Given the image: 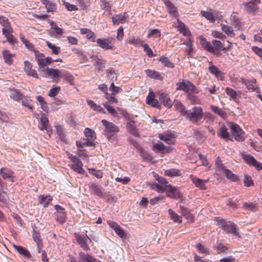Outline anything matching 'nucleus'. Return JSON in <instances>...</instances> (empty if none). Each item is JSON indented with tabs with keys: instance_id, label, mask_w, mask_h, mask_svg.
I'll use <instances>...</instances> for the list:
<instances>
[{
	"instance_id": "nucleus-1",
	"label": "nucleus",
	"mask_w": 262,
	"mask_h": 262,
	"mask_svg": "<svg viewBox=\"0 0 262 262\" xmlns=\"http://www.w3.org/2000/svg\"><path fill=\"white\" fill-rule=\"evenodd\" d=\"M203 111L200 106H195L189 110H186L185 117L193 123H196L200 121L203 117Z\"/></svg>"
},
{
	"instance_id": "nucleus-2",
	"label": "nucleus",
	"mask_w": 262,
	"mask_h": 262,
	"mask_svg": "<svg viewBox=\"0 0 262 262\" xmlns=\"http://www.w3.org/2000/svg\"><path fill=\"white\" fill-rule=\"evenodd\" d=\"M101 122L105 126L104 132L108 140L111 141L114 140L115 138L114 135L119 132V128L115 124L105 119L102 120Z\"/></svg>"
},
{
	"instance_id": "nucleus-3",
	"label": "nucleus",
	"mask_w": 262,
	"mask_h": 262,
	"mask_svg": "<svg viewBox=\"0 0 262 262\" xmlns=\"http://www.w3.org/2000/svg\"><path fill=\"white\" fill-rule=\"evenodd\" d=\"M177 91H183L186 93H193L198 94L200 91L190 81L187 80H183L181 82L177 83Z\"/></svg>"
},
{
	"instance_id": "nucleus-4",
	"label": "nucleus",
	"mask_w": 262,
	"mask_h": 262,
	"mask_svg": "<svg viewBox=\"0 0 262 262\" xmlns=\"http://www.w3.org/2000/svg\"><path fill=\"white\" fill-rule=\"evenodd\" d=\"M219 224L221 225L222 229L227 233L232 234L237 237H240L237 226L234 223L230 221L226 222L224 219H221L220 220Z\"/></svg>"
},
{
	"instance_id": "nucleus-5",
	"label": "nucleus",
	"mask_w": 262,
	"mask_h": 262,
	"mask_svg": "<svg viewBox=\"0 0 262 262\" xmlns=\"http://www.w3.org/2000/svg\"><path fill=\"white\" fill-rule=\"evenodd\" d=\"M155 178L158 183L153 184L151 185V188L158 192H164L170 185L168 182L165 178L161 177L158 174L155 176Z\"/></svg>"
},
{
	"instance_id": "nucleus-6",
	"label": "nucleus",
	"mask_w": 262,
	"mask_h": 262,
	"mask_svg": "<svg viewBox=\"0 0 262 262\" xmlns=\"http://www.w3.org/2000/svg\"><path fill=\"white\" fill-rule=\"evenodd\" d=\"M69 158L72 162L71 169L79 174H85L86 172L82 168L83 164L81 160L76 156L72 155H70Z\"/></svg>"
},
{
	"instance_id": "nucleus-7",
	"label": "nucleus",
	"mask_w": 262,
	"mask_h": 262,
	"mask_svg": "<svg viewBox=\"0 0 262 262\" xmlns=\"http://www.w3.org/2000/svg\"><path fill=\"white\" fill-rule=\"evenodd\" d=\"M115 40L114 38H99L96 40V42L98 47L105 50H113L114 49L113 41Z\"/></svg>"
},
{
	"instance_id": "nucleus-8",
	"label": "nucleus",
	"mask_w": 262,
	"mask_h": 262,
	"mask_svg": "<svg viewBox=\"0 0 262 262\" xmlns=\"http://www.w3.org/2000/svg\"><path fill=\"white\" fill-rule=\"evenodd\" d=\"M230 129L232 135L236 141L242 142L245 140L244 132L238 124H232L230 126Z\"/></svg>"
},
{
	"instance_id": "nucleus-9",
	"label": "nucleus",
	"mask_w": 262,
	"mask_h": 262,
	"mask_svg": "<svg viewBox=\"0 0 262 262\" xmlns=\"http://www.w3.org/2000/svg\"><path fill=\"white\" fill-rule=\"evenodd\" d=\"M90 191L91 194L96 195L99 198H104L105 196L104 189L98 184H91L90 185Z\"/></svg>"
},
{
	"instance_id": "nucleus-10",
	"label": "nucleus",
	"mask_w": 262,
	"mask_h": 262,
	"mask_svg": "<svg viewBox=\"0 0 262 262\" xmlns=\"http://www.w3.org/2000/svg\"><path fill=\"white\" fill-rule=\"evenodd\" d=\"M56 212L54 213L55 220L60 224L66 222V213L64 209L58 205L54 206Z\"/></svg>"
},
{
	"instance_id": "nucleus-11",
	"label": "nucleus",
	"mask_w": 262,
	"mask_h": 262,
	"mask_svg": "<svg viewBox=\"0 0 262 262\" xmlns=\"http://www.w3.org/2000/svg\"><path fill=\"white\" fill-rule=\"evenodd\" d=\"M40 130H46L49 136L52 134V129L49 125L48 119L46 117L43 113L41 114L40 124L39 125Z\"/></svg>"
},
{
	"instance_id": "nucleus-12",
	"label": "nucleus",
	"mask_w": 262,
	"mask_h": 262,
	"mask_svg": "<svg viewBox=\"0 0 262 262\" xmlns=\"http://www.w3.org/2000/svg\"><path fill=\"white\" fill-rule=\"evenodd\" d=\"M52 62H53V60L50 57H47L43 59L39 58L38 61L37 62L38 65V71L45 72L49 68L47 65Z\"/></svg>"
},
{
	"instance_id": "nucleus-13",
	"label": "nucleus",
	"mask_w": 262,
	"mask_h": 262,
	"mask_svg": "<svg viewBox=\"0 0 262 262\" xmlns=\"http://www.w3.org/2000/svg\"><path fill=\"white\" fill-rule=\"evenodd\" d=\"M13 247L14 250L25 259H30L32 257L31 253L27 248L23 246H17L15 245H13Z\"/></svg>"
},
{
	"instance_id": "nucleus-14",
	"label": "nucleus",
	"mask_w": 262,
	"mask_h": 262,
	"mask_svg": "<svg viewBox=\"0 0 262 262\" xmlns=\"http://www.w3.org/2000/svg\"><path fill=\"white\" fill-rule=\"evenodd\" d=\"M93 65L95 67L96 69L99 72L102 71L105 68L106 64V61L100 59L97 56H93L92 57Z\"/></svg>"
},
{
	"instance_id": "nucleus-15",
	"label": "nucleus",
	"mask_w": 262,
	"mask_h": 262,
	"mask_svg": "<svg viewBox=\"0 0 262 262\" xmlns=\"http://www.w3.org/2000/svg\"><path fill=\"white\" fill-rule=\"evenodd\" d=\"M165 191L166 195L171 199H178L180 197V192L177 188L169 185Z\"/></svg>"
},
{
	"instance_id": "nucleus-16",
	"label": "nucleus",
	"mask_w": 262,
	"mask_h": 262,
	"mask_svg": "<svg viewBox=\"0 0 262 262\" xmlns=\"http://www.w3.org/2000/svg\"><path fill=\"white\" fill-rule=\"evenodd\" d=\"M45 76L53 79H60L61 70L48 68L45 72Z\"/></svg>"
},
{
	"instance_id": "nucleus-17",
	"label": "nucleus",
	"mask_w": 262,
	"mask_h": 262,
	"mask_svg": "<svg viewBox=\"0 0 262 262\" xmlns=\"http://www.w3.org/2000/svg\"><path fill=\"white\" fill-rule=\"evenodd\" d=\"M24 71L28 75L38 78V74L36 71L32 69V64L28 61H24Z\"/></svg>"
},
{
	"instance_id": "nucleus-18",
	"label": "nucleus",
	"mask_w": 262,
	"mask_h": 262,
	"mask_svg": "<svg viewBox=\"0 0 262 262\" xmlns=\"http://www.w3.org/2000/svg\"><path fill=\"white\" fill-rule=\"evenodd\" d=\"M0 173L4 179L7 180L10 179L11 182L13 181V179L14 177V173L11 169L6 167H3L1 169Z\"/></svg>"
},
{
	"instance_id": "nucleus-19",
	"label": "nucleus",
	"mask_w": 262,
	"mask_h": 262,
	"mask_svg": "<svg viewBox=\"0 0 262 262\" xmlns=\"http://www.w3.org/2000/svg\"><path fill=\"white\" fill-rule=\"evenodd\" d=\"M190 177L192 183L196 187H198L202 190H205L206 189L205 184L206 182H208V180H203L196 177H193L192 175H191Z\"/></svg>"
},
{
	"instance_id": "nucleus-20",
	"label": "nucleus",
	"mask_w": 262,
	"mask_h": 262,
	"mask_svg": "<svg viewBox=\"0 0 262 262\" xmlns=\"http://www.w3.org/2000/svg\"><path fill=\"white\" fill-rule=\"evenodd\" d=\"M75 237L78 244L84 250L88 251L90 250V247L86 243V239L76 233H75Z\"/></svg>"
},
{
	"instance_id": "nucleus-21",
	"label": "nucleus",
	"mask_w": 262,
	"mask_h": 262,
	"mask_svg": "<svg viewBox=\"0 0 262 262\" xmlns=\"http://www.w3.org/2000/svg\"><path fill=\"white\" fill-rule=\"evenodd\" d=\"M159 138L160 139V140L164 141L168 144H174L176 142L175 136L174 134H160L159 135Z\"/></svg>"
},
{
	"instance_id": "nucleus-22",
	"label": "nucleus",
	"mask_w": 262,
	"mask_h": 262,
	"mask_svg": "<svg viewBox=\"0 0 262 262\" xmlns=\"http://www.w3.org/2000/svg\"><path fill=\"white\" fill-rule=\"evenodd\" d=\"M239 82L243 84H244L249 90L254 91L256 89V85L255 84V79L248 80L247 79H245L243 78H241L239 79Z\"/></svg>"
},
{
	"instance_id": "nucleus-23",
	"label": "nucleus",
	"mask_w": 262,
	"mask_h": 262,
	"mask_svg": "<svg viewBox=\"0 0 262 262\" xmlns=\"http://www.w3.org/2000/svg\"><path fill=\"white\" fill-rule=\"evenodd\" d=\"M152 150L158 153H164L165 150H166L167 152H168L170 148H166V147L164 146L163 143L160 141H159L158 143H154L152 147Z\"/></svg>"
},
{
	"instance_id": "nucleus-24",
	"label": "nucleus",
	"mask_w": 262,
	"mask_h": 262,
	"mask_svg": "<svg viewBox=\"0 0 262 262\" xmlns=\"http://www.w3.org/2000/svg\"><path fill=\"white\" fill-rule=\"evenodd\" d=\"M56 132L61 141L64 143L67 142V135L66 129L61 125H57L55 126Z\"/></svg>"
},
{
	"instance_id": "nucleus-25",
	"label": "nucleus",
	"mask_w": 262,
	"mask_h": 262,
	"mask_svg": "<svg viewBox=\"0 0 262 262\" xmlns=\"http://www.w3.org/2000/svg\"><path fill=\"white\" fill-rule=\"evenodd\" d=\"M60 78H62L65 80L67 82L70 84H73L74 80L73 76L69 72L65 70L61 69Z\"/></svg>"
},
{
	"instance_id": "nucleus-26",
	"label": "nucleus",
	"mask_w": 262,
	"mask_h": 262,
	"mask_svg": "<svg viewBox=\"0 0 262 262\" xmlns=\"http://www.w3.org/2000/svg\"><path fill=\"white\" fill-rule=\"evenodd\" d=\"M79 255L82 262H100L98 259L94 258L88 253H84L83 252H80Z\"/></svg>"
},
{
	"instance_id": "nucleus-27",
	"label": "nucleus",
	"mask_w": 262,
	"mask_h": 262,
	"mask_svg": "<svg viewBox=\"0 0 262 262\" xmlns=\"http://www.w3.org/2000/svg\"><path fill=\"white\" fill-rule=\"evenodd\" d=\"M159 99L165 106L169 108L172 106V101L170 100L167 94L161 93L159 96Z\"/></svg>"
},
{
	"instance_id": "nucleus-28",
	"label": "nucleus",
	"mask_w": 262,
	"mask_h": 262,
	"mask_svg": "<svg viewBox=\"0 0 262 262\" xmlns=\"http://www.w3.org/2000/svg\"><path fill=\"white\" fill-rule=\"evenodd\" d=\"M0 24L3 26L2 29L3 33H5L6 31H9L12 29L8 19L4 16H0Z\"/></svg>"
},
{
	"instance_id": "nucleus-29",
	"label": "nucleus",
	"mask_w": 262,
	"mask_h": 262,
	"mask_svg": "<svg viewBox=\"0 0 262 262\" xmlns=\"http://www.w3.org/2000/svg\"><path fill=\"white\" fill-rule=\"evenodd\" d=\"M126 17L124 16V14H119L114 15L112 17L113 23L115 25H118L119 24H122L125 22Z\"/></svg>"
},
{
	"instance_id": "nucleus-30",
	"label": "nucleus",
	"mask_w": 262,
	"mask_h": 262,
	"mask_svg": "<svg viewBox=\"0 0 262 262\" xmlns=\"http://www.w3.org/2000/svg\"><path fill=\"white\" fill-rule=\"evenodd\" d=\"M13 32L12 28L11 30L9 31H6L5 33H3L5 37L7 38V41L12 45H15L17 43V41L16 39L13 36V35L11 34Z\"/></svg>"
},
{
	"instance_id": "nucleus-31",
	"label": "nucleus",
	"mask_w": 262,
	"mask_h": 262,
	"mask_svg": "<svg viewBox=\"0 0 262 262\" xmlns=\"http://www.w3.org/2000/svg\"><path fill=\"white\" fill-rule=\"evenodd\" d=\"M145 72L146 75L151 78L157 80H162L163 79V77L160 73L155 70H146Z\"/></svg>"
},
{
	"instance_id": "nucleus-32",
	"label": "nucleus",
	"mask_w": 262,
	"mask_h": 262,
	"mask_svg": "<svg viewBox=\"0 0 262 262\" xmlns=\"http://www.w3.org/2000/svg\"><path fill=\"white\" fill-rule=\"evenodd\" d=\"M39 203L42 204L44 207H47L52 200L51 195H41L39 196Z\"/></svg>"
},
{
	"instance_id": "nucleus-33",
	"label": "nucleus",
	"mask_w": 262,
	"mask_h": 262,
	"mask_svg": "<svg viewBox=\"0 0 262 262\" xmlns=\"http://www.w3.org/2000/svg\"><path fill=\"white\" fill-rule=\"evenodd\" d=\"M80 33L82 34H85L88 39H92L93 41H95L96 35L95 33L92 32L90 29L87 28H81L80 29Z\"/></svg>"
},
{
	"instance_id": "nucleus-34",
	"label": "nucleus",
	"mask_w": 262,
	"mask_h": 262,
	"mask_svg": "<svg viewBox=\"0 0 262 262\" xmlns=\"http://www.w3.org/2000/svg\"><path fill=\"white\" fill-rule=\"evenodd\" d=\"M10 97L14 100L19 101L23 99V95L15 89L10 90Z\"/></svg>"
},
{
	"instance_id": "nucleus-35",
	"label": "nucleus",
	"mask_w": 262,
	"mask_h": 262,
	"mask_svg": "<svg viewBox=\"0 0 262 262\" xmlns=\"http://www.w3.org/2000/svg\"><path fill=\"white\" fill-rule=\"evenodd\" d=\"M126 42L127 43L130 45H133L136 47H139L141 46V45H143V41L141 40H140V38H136L135 36H131L128 38V39L126 40Z\"/></svg>"
},
{
	"instance_id": "nucleus-36",
	"label": "nucleus",
	"mask_w": 262,
	"mask_h": 262,
	"mask_svg": "<svg viewBox=\"0 0 262 262\" xmlns=\"http://www.w3.org/2000/svg\"><path fill=\"white\" fill-rule=\"evenodd\" d=\"M2 54L5 62L9 65L11 64L12 63L11 58L14 56V55L11 54L8 50H4Z\"/></svg>"
},
{
	"instance_id": "nucleus-37",
	"label": "nucleus",
	"mask_w": 262,
	"mask_h": 262,
	"mask_svg": "<svg viewBox=\"0 0 262 262\" xmlns=\"http://www.w3.org/2000/svg\"><path fill=\"white\" fill-rule=\"evenodd\" d=\"M227 130L228 129L225 126L222 125L217 133L218 136L222 138L229 139L230 137V134Z\"/></svg>"
},
{
	"instance_id": "nucleus-38",
	"label": "nucleus",
	"mask_w": 262,
	"mask_h": 262,
	"mask_svg": "<svg viewBox=\"0 0 262 262\" xmlns=\"http://www.w3.org/2000/svg\"><path fill=\"white\" fill-rule=\"evenodd\" d=\"M201 44L208 52H213L214 48L212 46V43L207 41L205 38H203L201 40Z\"/></svg>"
},
{
	"instance_id": "nucleus-39",
	"label": "nucleus",
	"mask_w": 262,
	"mask_h": 262,
	"mask_svg": "<svg viewBox=\"0 0 262 262\" xmlns=\"http://www.w3.org/2000/svg\"><path fill=\"white\" fill-rule=\"evenodd\" d=\"M20 38L21 41L28 50L30 51H33L34 52L35 51L34 45L29 40L26 39L22 34H20Z\"/></svg>"
},
{
	"instance_id": "nucleus-40",
	"label": "nucleus",
	"mask_w": 262,
	"mask_h": 262,
	"mask_svg": "<svg viewBox=\"0 0 262 262\" xmlns=\"http://www.w3.org/2000/svg\"><path fill=\"white\" fill-rule=\"evenodd\" d=\"M210 108L214 113L218 115L223 118H224L227 115L226 113L224 110L217 106L211 105Z\"/></svg>"
},
{
	"instance_id": "nucleus-41",
	"label": "nucleus",
	"mask_w": 262,
	"mask_h": 262,
	"mask_svg": "<svg viewBox=\"0 0 262 262\" xmlns=\"http://www.w3.org/2000/svg\"><path fill=\"white\" fill-rule=\"evenodd\" d=\"M146 103L148 104L151 105L152 106L159 108L161 106L159 101L154 98L152 96H147L146 98Z\"/></svg>"
},
{
	"instance_id": "nucleus-42",
	"label": "nucleus",
	"mask_w": 262,
	"mask_h": 262,
	"mask_svg": "<svg viewBox=\"0 0 262 262\" xmlns=\"http://www.w3.org/2000/svg\"><path fill=\"white\" fill-rule=\"evenodd\" d=\"M164 66L169 68H173L174 67L173 63L169 60V59L165 56H161L159 59Z\"/></svg>"
},
{
	"instance_id": "nucleus-43",
	"label": "nucleus",
	"mask_w": 262,
	"mask_h": 262,
	"mask_svg": "<svg viewBox=\"0 0 262 262\" xmlns=\"http://www.w3.org/2000/svg\"><path fill=\"white\" fill-rule=\"evenodd\" d=\"M231 24L234 26L237 30H239L242 27V23L239 20L238 17L235 15H231L230 17Z\"/></svg>"
},
{
	"instance_id": "nucleus-44",
	"label": "nucleus",
	"mask_w": 262,
	"mask_h": 262,
	"mask_svg": "<svg viewBox=\"0 0 262 262\" xmlns=\"http://www.w3.org/2000/svg\"><path fill=\"white\" fill-rule=\"evenodd\" d=\"M168 212L169 215L170 216L171 219L174 222L178 223H181L182 222V221L181 217L178 215L171 209H169Z\"/></svg>"
},
{
	"instance_id": "nucleus-45",
	"label": "nucleus",
	"mask_w": 262,
	"mask_h": 262,
	"mask_svg": "<svg viewBox=\"0 0 262 262\" xmlns=\"http://www.w3.org/2000/svg\"><path fill=\"white\" fill-rule=\"evenodd\" d=\"M187 98L192 105L200 103V100L199 99L198 97L191 93L187 94Z\"/></svg>"
},
{
	"instance_id": "nucleus-46",
	"label": "nucleus",
	"mask_w": 262,
	"mask_h": 262,
	"mask_svg": "<svg viewBox=\"0 0 262 262\" xmlns=\"http://www.w3.org/2000/svg\"><path fill=\"white\" fill-rule=\"evenodd\" d=\"M221 26L222 31L225 34L230 36H234L233 30L231 26L223 24H221Z\"/></svg>"
},
{
	"instance_id": "nucleus-47",
	"label": "nucleus",
	"mask_w": 262,
	"mask_h": 262,
	"mask_svg": "<svg viewBox=\"0 0 262 262\" xmlns=\"http://www.w3.org/2000/svg\"><path fill=\"white\" fill-rule=\"evenodd\" d=\"M174 107L176 111H179L184 116H185V113L186 110L184 105L180 101H176L174 103Z\"/></svg>"
},
{
	"instance_id": "nucleus-48",
	"label": "nucleus",
	"mask_w": 262,
	"mask_h": 262,
	"mask_svg": "<svg viewBox=\"0 0 262 262\" xmlns=\"http://www.w3.org/2000/svg\"><path fill=\"white\" fill-rule=\"evenodd\" d=\"M257 4L249 2L246 3L245 4V7L246 11L249 13L255 12L256 9V5Z\"/></svg>"
},
{
	"instance_id": "nucleus-49",
	"label": "nucleus",
	"mask_w": 262,
	"mask_h": 262,
	"mask_svg": "<svg viewBox=\"0 0 262 262\" xmlns=\"http://www.w3.org/2000/svg\"><path fill=\"white\" fill-rule=\"evenodd\" d=\"M178 23V28L179 31L185 36H186L188 34V29L186 25L181 21L179 19L177 20Z\"/></svg>"
},
{
	"instance_id": "nucleus-50",
	"label": "nucleus",
	"mask_w": 262,
	"mask_h": 262,
	"mask_svg": "<svg viewBox=\"0 0 262 262\" xmlns=\"http://www.w3.org/2000/svg\"><path fill=\"white\" fill-rule=\"evenodd\" d=\"M212 45L214 50L221 51H224L226 50V48L224 47L223 43L220 40H212Z\"/></svg>"
},
{
	"instance_id": "nucleus-51",
	"label": "nucleus",
	"mask_w": 262,
	"mask_h": 262,
	"mask_svg": "<svg viewBox=\"0 0 262 262\" xmlns=\"http://www.w3.org/2000/svg\"><path fill=\"white\" fill-rule=\"evenodd\" d=\"M201 14L202 16L205 17L210 22L214 23L215 21V18L212 13L210 11H201Z\"/></svg>"
},
{
	"instance_id": "nucleus-52",
	"label": "nucleus",
	"mask_w": 262,
	"mask_h": 262,
	"mask_svg": "<svg viewBox=\"0 0 262 262\" xmlns=\"http://www.w3.org/2000/svg\"><path fill=\"white\" fill-rule=\"evenodd\" d=\"M84 134L90 141H94L96 138L94 131L89 128H85Z\"/></svg>"
},
{
	"instance_id": "nucleus-53",
	"label": "nucleus",
	"mask_w": 262,
	"mask_h": 262,
	"mask_svg": "<svg viewBox=\"0 0 262 262\" xmlns=\"http://www.w3.org/2000/svg\"><path fill=\"white\" fill-rule=\"evenodd\" d=\"M224 175L226 176V177L231 180V181L235 182L237 180V177L232 173L231 171H230L229 169H225L224 171Z\"/></svg>"
},
{
	"instance_id": "nucleus-54",
	"label": "nucleus",
	"mask_w": 262,
	"mask_h": 262,
	"mask_svg": "<svg viewBox=\"0 0 262 262\" xmlns=\"http://www.w3.org/2000/svg\"><path fill=\"white\" fill-rule=\"evenodd\" d=\"M46 45L48 47L52 50L53 53L58 55L60 52V48L52 44L50 41H46Z\"/></svg>"
},
{
	"instance_id": "nucleus-55",
	"label": "nucleus",
	"mask_w": 262,
	"mask_h": 262,
	"mask_svg": "<svg viewBox=\"0 0 262 262\" xmlns=\"http://www.w3.org/2000/svg\"><path fill=\"white\" fill-rule=\"evenodd\" d=\"M179 170L175 168L167 169L165 171V174L166 176L171 177L178 176H179Z\"/></svg>"
},
{
	"instance_id": "nucleus-56",
	"label": "nucleus",
	"mask_w": 262,
	"mask_h": 262,
	"mask_svg": "<svg viewBox=\"0 0 262 262\" xmlns=\"http://www.w3.org/2000/svg\"><path fill=\"white\" fill-rule=\"evenodd\" d=\"M100 6L102 9H105L107 11L111 10L113 6V3L111 2L108 0H100Z\"/></svg>"
},
{
	"instance_id": "nucleus-57",
	"label": "nucleus",
	"mask_w": 262,
	"mask_h": 262,
	"mask_svg": "<svg viewBox=\"0 0 262 262\" xmlns=\"http://www.w3.org/2000/svg\"><path fill=\"white\" fill-rule=\"evenodd\" d=\"M36 99L39 102L42 110L45 112L48 111V106L45 101L43 98L41 96L39 95L36 97Z\"/></svg>"
},
{
	"instance_id": "nucleus-58",
	"label": "nucleus",
	"mask_w": 262,
	"mask_h": 262,
	"mask_svg": "<svg viewBox=\"0 0 262 262\" xmlns=\"http://www.w3.org/2000/svg\"><path fill=\"white\" fill-rule=\"evenodd\" d=\"M180 212L181 214L187 219L192 220V216L191 214L189 212L188 209L183 206H180Z\"/></svg>"
},
{
	"instance_id": "nucleus-59",
	"label": "nucleus",
	"mask_w": 262,
	"mask_h": 262,
	"mask_svg": "<svg viewBox=\"0 0 262 262\" xmlns=\"http://www.w3.org/2000/svg\"><path fill=\"white\" fill-rule=\"evenodd\" d=\"M225 92L233 100H235L237 99V93L233 89L227 87L225 89Z\"/></svg>"
},
{
	"instance_id": "nucleus-60",
	"label": "nucleus",
	"mask_w": 262,
	"mask_h": 262,
	"mask_svg": "<svg viewBox=\"0 0 262 262\" xmlns=\"http://www.w3.org/2000/svg\"><path fill=\"white\" fill-rule=\"evenodd\" d=\"M50 25L52 29L54 30L56 34H62L63 33L62 29L58 27L56 24L52 20L50 21Z\"/></svg>"
},
{
	"instance_id": "nucleus-61",
	"label": "nucleus",
	"mask_w": 262,
	"mask_h": 262,
	"mask_svg": "<svg viewBox=\"0 0 262 262\" xmlns=\"http://www.w3.org/2000/svg\"><path fill=\"white\" fill-rule=\"evenodd\" d=\"M126 127L128 130V132L132 135L135 136H138L139 133L136 129V128L134 126L133 124H132L130 123H127L126 124Z\"/></svg>"
},
{
	"instance_id": "nucleus-62",
	"label": "nucleus",
	"mask_w": 262,
	"mask_h": 262,
	"mask_svg": "<svg viewBox=\"0 0 262 262\" xmlns=\"http://www.w3.org/2000/svg\"><path fill=\"white\" fill-rule=\"evenodd\" d=\"M32 237L34 242L37 244L42 243V239L40 237V233L35 229L33 230Z\"/></svg>"
},
{
	"instance_id": "nucleus-63",
	"label": "nucleus",
	"mask_w": 262,
	"mask_h": 262,
	"mask_svg": "<svg viewBox=\"0 0 262 262\" xmlns=\"http://www.w3.org/2000/svg\"><path fill=\"white\" fill-rule=\"evenodd\" d=\"M115 94H109L108 93H106V95L105 96V98L108 100V102L111 104L117 103L118 102V100L115 96Z\"/></svg>"
},
{
	"instance_id": "nucleus-64",
	"label": "nucleus",
	"mask_w": 262,
	"mask_h": 262,
	"mask_svg": "<svg viewBox=\"0 0 262 262\" xmlns=\"http://www.w3.org/2000/svg\"><path fill=\"white\" fill-rule=\"evenodd\" d=\"M22 100V105L29 108L30 110L32 111L33 106L31 104L32 100L26 97H25L24 98L23 97Z\"/></svg>"
}]
</instances>
